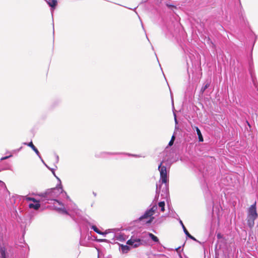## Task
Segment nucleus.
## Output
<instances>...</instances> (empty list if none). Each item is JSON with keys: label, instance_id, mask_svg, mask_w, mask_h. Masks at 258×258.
<instances>
[{"label": "nucleus", "instance_id": "29", "mask_svg": "<svg viewBox=\"0 0 258 258\" xmlns=\"http://www.w3.org/2000/svg\"><path fill=\"white\" fill-rule=\"evenodd\" d=\"M80 244L83 245H85V244L82 241H80Z\"/></svg>", "mask_w": 258, "mask_h": 258}, {"label": "nucleus", "instance_id": "11", "mask_svg": "<svg viewBox=\"0 0 258 258\" xmlns=\"http://www.w3.org/2000/svg\"><path fill=\"white\" fill-rule=\"evenodd\" d=\"M24 144L27 145L28 146L31 147L32 149L35 152V153L37 154V155L41 159V155L39 153V152L37 150V149L35 147V146L33 145L32 142H30L29 143H24Z\"/></svg>", "mask_w": 258, "mask_h": 258}, {"label": "nucleus", "instance_id": "26", "mask_svg": "<svg viewBox=\"0 0 258 258\" xmlns=\"http://www.w3.org/2000/svg\"><path fill=\"white\" fill-rule=\"evenodd\" d=\"M0 185H4L5 183L2 181L0 180Z\"/></svg>", "mask_w": 258, "mask_h": 258}, {"label": "nucleus", "instance_id": "24", "mask_svg": "<svg viewBox=\"0 0 258 258\" xmlns=\"http://www.w3.org/2000/svg\"><path fill=\"white\" fill-rule=\"evenodd\" d=\"M129 156H133V157H141L140 156H139V155H131V154H128Z\"/></svg>", "mask_w": 258, "mask_h": 258}, {"label": "nucleus", "instance_id": "2", "mask_svg": "<svg viewBox=\"0 0 258 258\" xmlns=\"http://www.w3.org/2000/svg\"><path fill=\"white\" fill-rule=\"evenodd\" d=\"M164 202H160L157 204L156 202L153 201L144 214L139 218V220L145 224H150L154 219V215L156 213L159 214L160 212H164Z\"/></svg>", "mask_w": 258, "mask_h": 258}, {"label": "nucleus", "instance_id": "30", "mask_svg": "<svg viewBox=\"0 0 258 258\" xmlns=\"http://www.w3.org/2000/svg\"><path fill=\"white\" fill-rule=\"evenodd\" d=\"M93 194L95 196H96V194L95 192H93Z\"/></svg>", "mask_w": 258, "mask_h": 258}, {"label": "nucleus", "instance_id": "28", "mask_svg": "<svg viewBox=\"0 0 258 258\" xmlns=\"http://www.w3.org/2000/svg\"><path fill=\"white\" fill-rule=\"evenodd\" d=\"M174 139H175L174 136H172V138H171V140H173V141L174 142Z\"/></svg>", "mask_w": 258, "mask_h": 258}, {"label": "nucleus", "instance_id": "19", "mask_svg": "<svg viewBox=\"0 0 258 258\" xmlns=\"http://www.w3.org/2000/svg\"><path fill=\"white\" fill-rule=\"evenodd\" d=\"M161 186H162V185L161 184H157L156 185V195L158 194L160 192V190H161Z\"/></svg>", "mask_w": 258, "mask_h": 258}, {"label": "nucleus", "instance_id": "27", "mask_svg": "<svg viewBox=\"0 0 258 258\" xmlns=\"http://www.w3.org/2000/svg\"><path fill=\"white\" fill-rule=\"evenodd\" d=\"M98 241L102 242V241H106V239H100V240H99Z\"/></svg>", "mask_w": 258, "mask_h": 258}, {"label": "nucleus", "instance_id": "10", "mask_svg": "<svg viewBox=\"0 0 258 258\" xmlns=\"http://www.w3.org/2000/svg\"><path fill=\"white\" fill-rule=\"evenodd\" d=\"M148 237H150L154 242L156 243H159L158 238L151 233H145L144 235L142 236V238H147Z\"/></svg>", "mask_w": 258, "mask_h": 258}, {"label": "nucleus", "instance_id": "25", "mask_svg": "<svg viewBox=\"0 0 258 258\" xmlns=\"http://www.w3.org/2000/svg\"><path fill=\"white\" fill-rule=\"evenodd\" d=\"M174 120H175V122L176 123H177V119H176V114L174 113Z\"/></svg>", "mask_w": 258, "mask_h": 258}, {"label": "nucleus", "instance_id": "23", "mask_svg": "<svg viewBox=\"0 0 258 258\" xmlns=\"http://www.w3.org/2000/svg\"><path fill=\"white\" fill-rule=\"evenodd\" d=\"M173 140H170V141L169 142L168 145H169V146H172L173 145Z\"/></svg>", "mask_w": 258, "mask_h": 258}, {"label": "nucleus", "instance_id": "21", "mask_svg": "<svg viewBox=\"0 0 258 258\" xmlns=\"http://www.w3.org/2000/svg\"><path fill=\"white\" fill-rule=\"evenodd\" d=\"M12 156V155H10V156H5V157H2L1 159V160L2 161V160H6V159H8L9 158L11 157Z\"/></svg>", "mask_w": 258, "mask_h": 258}, {"label": "nucleus", "instance_id": "14", "mask_svg": "<svg viewBox=\"0 0 258 258\" xmlns=\"http://www.w3.org/2000/svg\"><path fill=\"white\" fill-rule=\"evenodd\" d=\"M180 224L182 226V227L183 228V231L184 232V233L186 234V235L189 238H190V239L195 240V241H196V239L193 237L192 236H191L188 232V230H186V228L185 227V226H184L182 221L180 220Z\"/></svg>", "mask_w": 258, "mask_h": 258}, {"label": "nucleus", "instance_id": "20", "mask_svg": "<svg viewBox=\"0 0 258 258\" xmlns=\"http://www.w3.org/2000/svg\"><path fill=\"white\" fill-rule=\"evenodd\" d=\"M41 161L42 162L44 163V164L47 167V168H48L50 170H51L52 171V173H53V174L55 176V172H54V169H53V168H49V167L47 166V165L44 163V161L43 160V159H41Z\"/></svg>", "mask_w": 258, "mask_h": 258}, {"label": "nucleus", "instance_id": "3", "mask_svg": "<svg viewBox=\"0 0 258 258\" xmlns=\"http://www.w3.org/2000/svg\"><path fill=\"white\" fill-rule=\"evenodd\" d=\"M164 202H160L157 204L156 202L153 201L144 214L139 218V220L145 224H150L154 219V215L156 213L159 214L160 212H164Z\"/></svg>", "mask_w": 258, "mask_h": 258}, {"label": "nucleus", "instance_id": "18", "mask_svg": "<svg viewBox=\"0 0 258 258\" xmlns=\"http://www.w3.org/2000/svg\"><path fill=\"white\" fill-rule=\"evenodd\" d=\"M210 85V82H207L202 88L201 91L203 93Z\"/></svg>", "mask_w": 258, "mask_h": 258}, {"label": "nucleus", "instance_id": "16", "mask_svg": "<svg viewBox=\"0 0 258 258\" xmlns=\"http://www.w3.org/2000/svg\"><path fill=\"white\" fill-rule=\"evenodd\" d=\"M6 248L5 247H0V258H6Z\"/></svg>", "mask_w": 258, "mask_h": 258}, {"label": "nucleus", "instance_id": "13", "mask_svg": "<svg viewBox=\"0 0 258 258\" xmlns=\"http://www.w3.org/2000/svg\"><path fill=\"white\" fill-rule=\"evenodd\" d=\"M114 240H117L119 241H123L126 239L125 236L121 233L114 234L113 236Z\"/></svg>", "mask_w": 258, "mask_h": 258}, {"label": "nucleus", "instance_id": "17", "mask_svg": "<svg viewBox=\"0 0 258 258\" xmlns=\"http://www.w3.org/2000/svg\"><path fill=\"white\" fill-rule=\"evenodd\" d=\"M121 249L122 252L126 253L130 250V247L127 245H121Z\"/></svg>", "mask_w": 258, "mask_h": 258}, {"label": "nucleus", "instance_id": "7", "mask_svg": "<svg viewBox=\"0 0 258 258\" xmlns=\"http://www.w3.org/2000/svg\"><path fill=\"white\" fill-rule=\"evenodd\" d=\"M127 244L132 246L133 247H137L143 244V241L140 238L132 237L131 239L127 241Z\"/></svg>", "mask_w": 258, "mask_h": 258}, {"label": "nucleus", "instance_id": "5", "mask_svg": "<svg viewBox=\"0 0 258 258\" xmlns=\"http://www.w3.org/2000/svg\"><path fill=\"white\" fill-rule=\"evenodd\" d=\"M258 217L256 211V202H255L247 209L246 222L248 226L251 229L254 225V221Z\"/></svg>", "mask_w": 258, "mask_h": 258}, {"label": "nucleus", "instance_id": "31", "mask_svg": "<svg viewBox=\"0 0 258 258\" xmlns=\"http://www.w3.org/2000/svg\"><path fill=\"white\" fill-rule=\"evenodd\" d=\"M179 256H180V257H181V254H179Z\"/></svg>", "mask_w": 258, "mask_h": 258}, {"label": "nucleus", "instance_id": "4", "mask_svg": "<svg viewBox=\"0 0 258 258\" xmlns=\"http://www.w3.org/2000/svg\"><path fill=\"white\" fill-rule=\"evenodd\" d=\"M158 170L160 172V182L162 184H164L163 189L161 191L162 196H166L168 194V174L169 172V167H167L164 164V162L162 161L160 162L158 166Z\"/></svg>", "mask_w": 258, "mask_h": 258}, {"label": "nucleus", "instance_id": "9", "mask_svg": "<svg viewBox=\"0 0 258 258\" xmlns=\"http://www.w3.org/2000/svg\"><path fill=\"white\" fill-rule=\"evenodd\" d=\"M44 1L47 3V4L50 7L52 17L53 18V12L57 6V3H58L57 0H44Z\"/></svg>", "mask_w": 258, "mask_h": 258}, {"label": "nucleus", "instance_id": "8", "mask_svg": "<svg viewBox=\"0 0 258 258\" xmlns=\"http://www.w3.org/2000/svg\"><path fill=\"white\" fill-rule=\"evenodd\" d=\"M88 223L91 226V229H92L95 232L99 234L102 235L104 236H105L106 234L111 232V231L113 230L112 229H108L106 230L105 232H101L95 225H93V223L91 222H88Z\"/></svg>", "mask_w": 258, "mask_h": 258}, {"label": "nucleus", "instance_id": "1", "mask_svg": "<svg viewBox=\"0 0 258 258\" xmlns=\"http://www.w3.org/2000/svg\"><path fill=\"white\" fill-rule=\"evenodd\" d=\"M46 194L47 195V197L49 198L48 200L54 201L53 206L55 209L59 213L69 215L73 218L74 214L78 216L81 214V211L77 208L75 205L73 206L72 209L71 210L68 207H66L61 202L54 199V198L58 197L60 194H62V196L65 195L67 199H70L69 196L67 195V193L63 191V189L61 187L51 189L49 191H47Z\"/></svg>", "mask_w": 258, "mask_h": 258}, {"label": "nucleus", "instance_id": "12", "mask_svg": "<svg viewBox=\"0 0 258 258\" xmlns=\"http://www.w3.org/2000/svg\"><path fill=\"white\" fill-rule=\"evenodd\" d=\"M120 153H112V152H101L99 154H97L96 155V156L99 158H105L107 156V155H117V154H120Z\"/></svg>", "mask_w": 258, "mask_h": 258}, {"label": "nucleus", "instance_id": "22", "mask_svg": "<svg viewBox=\"0 0 258 258\" xmlns=\"http://www.w3.org/2000/svg\"><path fill=\"white\" fill-rule=\"evenodd\" d=\"M55 158H56V162L58 163V160H59L58 156L57 155H55Z\"/></svg>", "mask_w": 258, "mask_h": 258}, {"label": "nucleus", "instance_id": "6", "mask_svg": "<svg viewBox=\"0 0 258 258\" xmlns=\"http://www.w3.org/2000/svg\"><path fill=\"white\" fill-rule=\"evenodd\" d=\"M12 199H14L15 200H21V199H25L27 201H32L33 203H30L29 204V207L30 209H33L34 210H38L40 207V204L39 202L36 201L34 198H29L27 197H22L18 195H16L15 196H13Z\"/></svg>", "mask_w": 258, "mask_h": 258}, {"label": "nucleus", "instance_id": "15", "mask_svg": "<svg viewBox=\"0 0 258 258\" xmlns=\"http://www.w3.org/2000/svg\"><path fill=\"white\" fill-rule=\"evenodd\" d=\"M195 128L196 130L197 135L198 136L199 141L200 142H203L204 140H203V138L202 133H201L200 129L197 126H195Z\"/></svg>", "mask_w": 258, "mask_h": 258}]
</instances>
